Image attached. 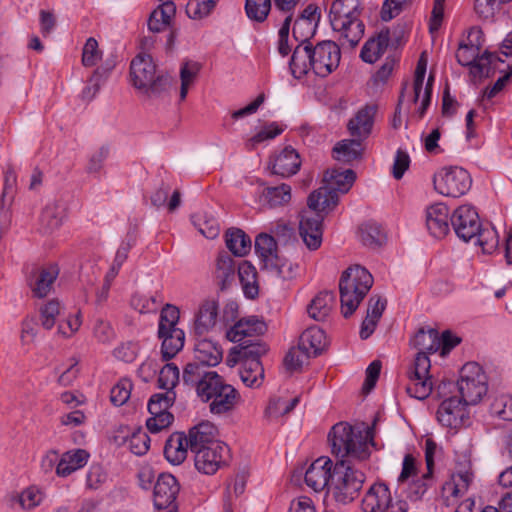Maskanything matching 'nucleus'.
<instances>
[{
  "instance_id": "f257e3e1",
  "label": "nucleus",
  "mask_w": 512,
  "mask_h": 512,
  "mask_svg": "<svg viewBox=\"0 0 512 512\" xmlns=\"http://www.w3.org/2000/svg\"><path fill=\"white\" fill-rule=\"evenodd\" d=\"M373 438L372 427L353 426L347 422L335 424L328 434L332 454L337 462L345 464L367 460L371 454L370 445H374Z\"/></svg>"
},
{
  "instance_id": "f03ea898",
  "label": "nucleus",
  "mask_w": 512,
  "mask_h": 512,
  "mask_svg": "<svg viewBox=\"0 0 512 512\" xmlns=\"http://www.w3.org/2000/svg\"><path fill=\"white\" fill-rule=\"evenodd\" d=\"M411 344L418 353L412 368L408 372L409 383L407 393L418 400L426 399L432 392V381L429 371L431 368L428 354L440 349V335L435 329H419L411 340Z\"/></svg>"
},
{
  "instance_id": "7ed1b4c3",
  "label": "nucleus",
  "mask_w": 512,
  "mask_h": 512,
  "mask_svg": "<svg viewBox=\"0 0 512 512\" xmlns=\"http://www.w3.org/2000/svg\"><path fill=\"white\" fill-rule=\"evenodd\" d=\"M339 195L322 184L307 199V209L300 213L299 233L310 251L317 250L322 243L325 216L338 205Z\"/></svg>"
},
{
  "instance_id": "20e7f679",
  "label": "nucleus",
  "mask_w": 512,
  "mask_h": 512,
  "mask_svg": "<svg viewBox=\"0 0 512 512\" xmlns=\"http://www.w3.org/2000/svg\"><path fill=\"white\" fill-rule=\"evenodd\" d=\"M340 59V48L333 41H322L315 47L298 45L291 57L290 70L297 79L304 77L311 70L317 76L326 77L339 66Z\"/></svg>"
},
{
  "instance_id": "39448f33",
  "label": "nucleus",
  "mask_w": 512,
  "mask_h": 512,
  "mask_svg": "<svg viewBox=\"0 0 512 512\" xmlns=\"http://www.w3.org/2000/svg\"><path fill=\"white\" fill-rule=\"evenodd\" d=\"M372 274L361 265H352L343 273L339 281L341 313L350 317L373 286Z\"/></svg>"
},
{
  "instance_id": "423d86ee",
  "label": "nucleus",
  "mask_w": 512,
  "mask_h": 512,
  "mask_svg": "<svg viewBox=\"0 0 512 512\" xmlns=\"http://www.w3.org/2000/svg\"><path fill=\"white\" fill-rule=\"evenodd\" d=\"M358 0H334L329 10V20L334 31L355 47L364 34V24L359 19Z\"/></svg>"
},
{
  "instance_id": "0eeeda50",
  "label": "nucleus",
  "mask_w": 512,
  "mask_h": 512,
  "mask_svg": "<svg viewBox=\"0 0 512 512\" xmlns=\"http://www.w3.org/2000/svg\"><path fill=\"white\" fill-rule=\"evenodd\" d=\"M130 76L135 88L142 90L149 98L159 97L171 85L172 78L157 74L152 57L145 53L138 54L131 62Z\"/></svg>"
},
{
  "instance_id": "6e6552de",
  "label": "nucleus",
  "mask_w": 512,
  "mask_h": 512,
  "mask_svg": "<svg viewBox=\"0 0 512 512\" xmlns=\"http://www.w3.org/2000/svg\"><path fill=\"white\" fill-rule=\"evenodd\" d=\"M365 475L360 470L344 462H336L332 471L331 489L336 502L346 505L358 496Z\"/></svg>"
},
{
  "instance_id": "1a4fd4ad",
  "label": "nucleus",
  "mask_w": 512,
  "mask_h": 512,
  "mask_svg": "<svg viewBox=\"0 0 512 512\" xmlns=\"http://www.w3.org/2000/svg\"><path fill=\"white\" fill-rule=\"evenodd\" d=\"M183 383L193 387L203 402H209L212 394L223 387L224 380L215 371L203 369L196 364H186L182 374Z\"/></svg>"
},
{
  "instance_id": "9d476101",
  "label": "nucleus",
  "mask_w": 512,
  "mask_h": 512,
  "mask_svg": "<svg viewBox=\"0 0 512 512\" xmlns=\"http://www.w3.org/2000/svg\"><path fill=\"white\" fill-rule=\"evenodd\" d=\"M457 386L461 395L460 400L467 405L477 404L487 392L486 376L479 364L466 363L461 369Z\"/></svg>"
},
{
  "instance_id": "9b49d317",
  "label": "nucleus",
  "mask_w": 512,
  "mask_h": 512,
  "mask_svg": "<svg viewBox=\"0 0 512 512\" xmlns=\"http://www.w3.org/2000/svg\"><path fill=\"white\" fill-rule=\"evenodd\" d=\"M435 190L446 197L458 198L465 195L472 186V178L461 167H446L434 176Z\"/></svg>"
},
{
  "instance_id": "f8f14e48",
  "label": "nucleus",
  "mask_w": 512,
  "mask_h": 512,
  "mask_svg": "<svg viewBox=\"0 0 512 512\" xmlns=\"http://www.w3.org/2000/svg\"><path fill=\"white\" fill-rule=\"evenodd\" d=\"M364 512H407L406 501L393 498L388 486L384 483L373 484L362 499Z\"/></svg>"
},
{
  "instance_id": "ddd939ff",
  "label": "nucleus",
  "mask_w": 512,
  "mask_h": 512,
  "mask_svg": "<svg viewBox=\"0 0 512 512\" xmlns=\"http://www.w3.org/2000/svg\"><path fill=\"white\" fill-rule=\"evenodd\" d=\"M176 393L166 391L164 393L154 394L148 402V411L151 417L146 421L147 429L152 433H158L170 426L173 421V415L168 409L174 404Z\"/></svg>"
},
{
  "instance_id": "4468645a",
  "label": "nucleus",
  "mask_w": 512,
  "mask_h": 512,
  "mask_svg": "<svg viewBox=\"0 0 512 512\" xmlns=\"http://www.w3.org/2000/svg\"><path fill=\"white\" fill-rule=\"evenodd\" d=\"M450 222L457 237L469 242L479 233V215L471 205H461L450 216Z\"/></svg>"
},
{
  "instance_id": "2eb2a0df",
  "label": "nucleus",
  "mask_w": 512,
  "mask_h": 512,
  "mask_svg": "<svg viewBox=\"0 0 512 512\" xmlns=\"http://www.w3.org/2000/svg\"><path fill=\"white\" fill-rule=\"evenodd\" d=\"M59 271L56 263L34 267L27 277L32 296L39 299L47 297L53 290Z\"/></svg>"
},
{
  "instance_id": "dca6fc26",
  "label": "nucleus",
  "mask_w": 512,
  "mask_h": 512,
  "mask_svg": "<svg viewBox=\"0 0 512 512\" xmlns=\"http://www.w3.org/2000/svg\"><path fill=\"white\" fill-rule=\"evenodd\" d=\"M194 453L196 469L206 475H212L225 465L229 448L225 443H212V447L202 448Z\"/></svg>"
},
{
  "instance_id": "f3484780",
  "label": "nucleus",
  "mask_w": 512,
  "mask_h": 512,
  "mask_svg": "<svg viewBox=\"0 0 512 512\" xmlns=\"http://www.w3.org/2000/svg\"><path fill=\"white\" fill-rule=\"evenodd\" d=\"M180 487L171 474H160L154 486V505L165 512H177L176 497Z\"/></svg>"
},
{
  "instance_id": "a211bd4d",
  "label": "nucleus",
  "mask_w": 512,
  "mask_h": 512,
  "mask_svg": "<svg viewBox=\"0 0 512 512\" xmlns=\"http://www.w3.org/2000/svg\"><path fill=\"white\" fill-rule=\"evenodd\" d=\"M467 404L453 396L445 399L438 408V421L445 427L458 429L465 423Z\"/></svg>"
},
{
  "instance_id": "6ab92c4d",
  "label": "nucleus",
  "mask_w": 512,
  "mask_h": 512,
  "mask_svg": "<svg viewBox=\"0 0 512 512\" xmlns=\"http://www.w3.org/2000/svg\"><path fill=\"white\" fill-rule=\"evenodd\" d=\"M223 358L222 348L208 338L198 337L194 345V359L188 364H196L203 369L218 365Z\"/></svg>"
},
{
  "instance_id": "aec40b11",
  "label": "nucleus",
  "mask_w": 512,
  "mask_h": 512,
  "mask_svg": "<svg viewBox=\"0 0 512 512\" xmlns=\"http://www.w3.org/2000/svg\"><path fill=\"white\" fill-rule=\"evenodd\" d=\"M376 112L375 105H365L360 108L348 121L347 129L350 135L361 142L367 139L372 132Z\"/></svg>"
},
{
  "instance_id": "412c9836",
  "label": "nucleus",
  "mask_w": 512,
  "mask_h": 512,
  "mask_svg": "<svg viewBox=\"0 0 512 512\" xmlns=\"http://www.w3.org/2000/svg\"><path fill=\"white\" fill-rule=\"evenodd\" d=\"M218 429L209 422L202 421L189 429L186 436L189 448L192 452L201 450L202 448L212 447V443H223L217 439Z\"/></svg>"
},
{
  "instance_id": "4be33fe9",
  "label": "nucleus",
  "mask_w": 512,
  "mask_h": 512,
  "mask_svg": "<svg viewBox=\"0 0 512 512\" xmlns=\"http://www.w3.org/2000/svg\"><path fill=\"white\" fill-rule=\"evenodd\" d=\"M332 466L333 463L328 458H318L307 469L305 473V482L308 487L315 492L322 491L329 483L332 482Z\"/></svg>"
},
{
  "instance_id": "5701e85b",
  "label": "nucleus",
  "mask_w": 512,
  "mask_h": 512,
  "mask_svg": "<svg viewBox=\"0 0 512 512\" xmlns=\"http://www.w3.org/2000/svg\"><path fill=\"white\" fill-rule=\"evenodd\" d=\"M265 329L263 321L255 317L243 318L227 331V338L232 342L252 341Z\"/></svg>"
},
{
  "instance_id": "b1692460",
  "label": "nucleus",
  "mask_w": 512,
  "mask_h": 512,
  "mask_svg": "<svg viewBox=\"0 0 512 512\" xmlns=\"http://www.w3.org/2000/svg\"><path fill=\"white\" fill-rule=\"evenodd\" d=\"M65 216L63 204L59 200H50L44 206L39 219V231L51 235L58 230Z\"/></svg>"
},
{
  "instance_id": "393cba45",
  "label": "nucleus",
  "mask_w": 512,
  "mask_h": 512,
  "mask_svg": "<svg viewBox=\"0 0 512 512\" xmlns=\"http://www.w3.org/2000/svg\"><path fill=\"white\" fill-rule=\"evenodd\" d=\"M449 209L442 203L431 205L426 211V226L431 235L444 237L449 232Z\"/></svg>"
},
{
  "instance_id": "a878e982",
  "label": "nucleus",
  "mask_w": 512,
  "mask_h": 512,
  "mask_svg": "<svg viewBox=\"0 0 512 512\" xmlns=\"http://www.w3.org/2000/svg\"><path fill=\"white\" fill-rule=\"evenodd\" d=\"M218 302L215 299L204 300L198 310L194 321V333L202 337L212 330L217 322Z\"/></svg>"
},
{
  "instance_id": "bb28decb",
  "label": "nucleus",
  "mask_w": 512,
  "mask_h": 512,
  "mask_svg": "<svg viewBox=\"0 0 512 512\" xmlns=\"http://www.w3.org/2000/svg\"><path fill=\"white\" fill-rule=\"evenodd\" d=\"M300 166V156L290 146L285 147L271 162L272 173L282 177H290L296 174Z\"/></svg>"
},
{
  "instance_id": "cd10ccee",
  "label": "nucleus",
  "mask_w": 512,
  "mask_h": 512,
  "mask_svg": "<svg viewBox=\"0 0 512 512\" xmlns=\"http://www.w3.org/2000/svg\"><path fill=\"white\" fill-rule=\"evenodd\" d=\"M239 401L240 394L238 391L232 385L224 382L223 387L212 394L209 409L213 414H224L231 411Z\"/></svg>"
},
{
  "instance_id": "c85d7f7f",
  "label": "nucleus",
  "mask_w": 512,
  "mask_h": 512,
  "mask_svg": "<svg viewBox=\"0 0 512 512\" xmlns=\"http://www.w3.org/2000/svg\"><path fill=\"white\" fill-rule=\"evenodd\" d=\"M387 306V300L380 295H372L367 304L366 317L362 322L360 337L367 339L374 332L378 321L380 320Z\"/></svg>"
},
{
  "instance_id": "c756f323",
  "label": "nucleus",
  "mask_w": 512,
  "mask_h": 512,
  "mask_svg": "<svg viewBox=\"0 0 512 512\" xmlns=\"http://www.w3.org/2000/svg\"><path fill=\"white\" fill-rule=\"evenodd\" d=\"M158 337L162 340L161 355L165 361L175 357L184 346L185 333L178 327L158 330Z\"/></svg>"
},
{
  "instance_id": "7c9ffc66",
  "label": "nucleus",
  "mask_w": 512,
  "mask_h": 512,
  "mask_svg": "<svg viewBox=\"0 0 512 512\" xmlns=\"http://www.w3.org/2000/svg\"><path fill=\"white\" fill-rule=\"evenodd\" d=\"M355 179L356 174L351 169H330L325 172L322 184L339 195V193H347L352 187Z\"/></svg>"
},
{
  "instance_id": "2f4dec72",
  "label": "nucleus",
  "mask_w": 512,
  "mask_h": 512,
  "mask_svg": "<svg viewBox=\"0 0 512 512\" xmlns=\"http://www.w3.org/2000/svg\"><path fill=\"white\" fill-rule=\"evenodd\" d=\"M361 243L373 252H377L387 243V234L383 227L376 222H366L359 228Z\"/></svg>"
},
{
  "instance_id": "473e14b6",
  "label": "nucleus",
  "mask_w": 512,
  "mask_h": 512,
  "mask_svg": "<svg viewBox=\"0 0 512 512\" xmlns=\"http://www.w3.org/2000/svg\"><path fill=\"white\" fill-rule=\"evenodd\" d=\"M89 453L84 449H74L62 454L57 467L56 474L60 477H67L76 470L84 467L88 461Z\"/></svg>"
},
{
  "instance_id": "72a5a7b5",
  "label": "nucleus",
  "mask_w": 512,
  "mask_h": 512,
  "mask_svg": "<svg viewBox=\"0 0 512 512\" xmlns=\"http://www.w3.org/2000/svg\"><path fill=\"white\" fill-rule=\"evenodd\" d=\"M161 4L155 9L148 19V29L158 33L170 25L176 13V6L172 0H159Z\"/></svg>"
},
{
  "instance_id": "f704fd0d",
  "label": "nucleus",
  "mask_w": 512,
  "mask_h": 512,
  "mask_svg": "<svg viewBox=\"0 0 512 512\" xmlns=\"http://www.w3.org/2000/svg\"><path fill=\"white\" fill-rule=\"evenodd\" d=\"M226 247L233 256H247L252 247V241L249 235L240 228L231 227L224 234Z\"/></svg>"
},
{
  "instance_id": "c9c22d12",
  "label": "nucleus",
  "mask_w": 512,
  "mask_h": 512,
  "mask_svg": "<svg viewBox=\"0 0 512 512\" xmlns=\"http://www.w3.org/2000/svg\"><path fill=\"white\" fill-rule=\"evenodd\" d=\"M390 42L388 30L380 31L375 37L369 39L361 50V58L367 63L376 62L386 51Z\"/></svg>"
},
{
  "instance_id": "e433bc0d",
  "label": "nucleus",
  "mask_w": 512,
  "mask_h": 512,
  "mask_svg": "<svg viewBox=\"0 0 512 512\" xmlns=\"http://www.w3.org/2000/svg\"><path fill=\"white\" fill-rule=\"evenodd\" d=\"M188 447L186 435L175 433L166 441L164 455L171 464L179 465L186 459Z\"/></svg>"
},
{
  "instance_id": "4c0bfd02",
  "label": "nucleus",
  "mask_w": 512,
  "mask_h": 512,
  "mask_svg": "<svg viewBox=\"0 0 512 512\" xmlns=\"http://www.w3.org/2000/svg\"><path fill=\"white\" fill-rule=\"evenodd\" d=\"M335 305V296L332 292L323 291L317 294L307 307L309 316L316 321L325 320Z\"/></svg>"
},
{
  "instance_id": "58836bf2",
  "label": "nucleus",
  "mask_w": 512,
  "mask_h": 512,
  "mask_svg": "<svg viewBox=\"0 0 512 512\" xmlns=\"http://www.w3.org/2000/svg\"><path fill=\"white\" fill-rule=\"evenodd\" d=\"M238 277L245 296L255 299L259 294L256 268L250 262L243 261L238 266Z\"/></svg>"
},
{
  "instance_id": "ea45409f",
  "label": "nucleus",
  "mask_w": 512,
  "mask_h": 512,
  "mask_svg": "<svg viewBox=\"0 0 512 512\" xmlns=\"http://www.w3.org/2000/svg\"><path fill=\"white\" fill-rule=\"evenodd\" d=\"M299 345L311 356H317L326 346V336L324 331L318 327H310L306 329L300 336Z\"/></svg>"
},
{
  "instance_id": "a19ab883",
  "label": "nucleus",
  "mask_w": 512,
  "mask_h": 512,
  "mask_svg": "<svg viewBox=\"0 0 512 512\" xmlns=\"http://www.w3.org/2000/svg\"><path fill=\"white\" fill-rule=\"evenodd\" d=\"M363 148L361 141L353 139H345L338 142L333 148V157L335 160L350 163L362 156Z\"/></svg>"
},
{
  "instance_id": "79ce46f5",
  "label": "nucleus",
  "mask_w": 512,
  "mask_h": 512,
  "mask_svg": "<svg viewBox=\"0 0 512 512\" xmlns=\"http://www.w3.org/2000/svg\"><path fill=\"white\" fill-rule=\"evenodd\" d=\"M237 343L238 345L233 348V353L241 359V364L252 361L260 362V358L267 352L266 345L258 340Z\"/></svg>"
},
{
  "instance_id": "37998d69",
  "label": "nucleus",
  "mask_w": 512,
  "mask_h": 512,
  "mask_svg": "<svg viewBox=\"0 0 512 512\" xmlns=\"http://www.w3.org/2000/svg\"><path fill=\"white\" fill-rule=\"evenodd\" d=\"M45 498V491L38 486L32 485L21 493L11 497V503H18L21 509L31 511L39 506Z\"/></svg>"
},
{
  "instance_id": "c03bdc74",
  "label": "nucleus",
  "mask_w": 512,
  "mask_h": 512,
  "mask_svg": "<svg viewBox=\"0 0 512 512\" xmlns=\"http://www.w3.org/2000/svg\"><path fill=\"white\" fill-rule=\"evenodd\" d=\"M202 65L193 60H186L180 67V100H185L190 87L195 83Z\"/></svg>"
},
{
  "instance_id": "a18cd8bd",
  "label": "nucleus",
  "mask_w": 512,
  "mask_h": 512,
  "mask_svg": "<svg viewBox=\"0 0 512 512\" xmlns=\"http://www.w3.org/2000/svg\"><path fill=\"white\" fill-rule=\"evenodd\" d=\"M434 76L430 75L426 85L424 86V79L414 78L413 81V103L418 102L421 99V105L418 110L419 116L423 117L428 106L431 102V94L433 87Z\"/></svg>"
},
{
  "instance_id": "49530a36",
  "label": "nucleus",
  "mask_w": 512,
  "mask_h": 512,
  "mask_svg": "<svg viewBox=\"0 0 512 512\" xmlns=\"http://www.w3.org/2000/svg\"><path fill=\"white\" fill-rule=\"evenodd\" d=\"M170 192V186L162 183L151 195V203L154 207L160 208L167 204L168 210L174 212L181 204V194L179 190H174L169 202H167Z\"/></svg>"
},
{
  "instance_id": "de8ad7c7",
  "label": "nucleus",
  "mask_w": 512,
  "mask_h": 512,
  "mask_svg": "<svg viewBox=\"0 0 512 512\" xmlns=\"http://www.w3.org/2000/svg\"><path fill=\"white\" fill-rule=\"evenodd\" d=\"M262 199L271 208L284 206L291 200V187L285 183L275 187H267L263 190Z\"/></svg>"
},
{
  "instance_id": "09e8293b",
  "label": "nucleus",
  "mask_w": 512,
  "mask_h": 512,
  "mask_svg": "<svg viewBox=\"0 0 512 512\" xmlns=\"http://www.w3.org/2000/svg\"><path fill=\"white\" fill-rule=\"evenodd\" d=\"M298 402V397H295L289 401L280 397H272L270 398L268 405L265 408L264 417L271 421L284 416L290 413L298 404Z\"/></svg>"
},
{
  "instance_id": "8fccbe9b",
  "label": "nucleus",
  "mask_w": 512,
  "mask_h": 512,
  "mask_svg": "<svg viewBox=\"0 0 512 512\" xmlns=\"http://www.w3.org/2000/svg\"><path fill=\"white\" fill-rule=\"evenodd\" d=\"M64 306L58 299H51L39 308L40 322L44 329L51 330L61 316Z\"/></svg>"
},
{
  "instance_id": "3c124183",
  "label": "nucleus",
  "mask_w": 512,
  "mask_h": 512,
  "mask_svg": "<svg viewBox=\"0 0 512 512\" xmlns=\"http://www.w3.org/2000/svg\"><path fill=\"white\" fill-rule=\"evenodd\" d=\"M472 474L469 472L459 473L457 475H453L452 479L450 481H447L443 487V494L449 498L450 496H453L455 498H458L460 496H463L466 491L468 490V487L472 481Z\"/></svg>"
},
{
  "instance_id": "603ef678",
  "label": "nucleus",
  "mask_w": 512,
  "mask_h": 512,
  "mask_svg": "<svg viewBox=\"0 0 512 512\" xmlns=\"http://www.w3.org/2000/svg\"><path fill=\"white\" fill-rule=\"evenodd\" d=\"M240 378L247 387H260L264 378V369L261 362L252 361L241 364Z\"/></svg>"
},
{
  "instance_id": "864d4df0",
  "label": "nucleus",
  "mask_w": 512,
  "mask_h": 512,
  "mask_svg": "<svg viewBox=\"0 0 512 512\" xmlns=\"http://www.w3.org/2000/svg\"><path fill=\"white\" fill-rule=\"evenodd\" d=\"M112 66L97 68L90 77L87 86L82 91V98L91 101L99 92L101 85L107 80Z\"/></svg>"
},
{
  "instance_id": "5fc2aeb1",
  "label": "nucleus",
  "mask_w": 512,
  "mask_h": 512,
  "mask_svg": "<svg viewBox=\"0 0 512 512\" xmlns=\"http://www.w3.org/2000/svg\"><path fill=\"white\" fill-rule=\"evenodd\" d=\"M497 61L503 62L496 54L485 52L482 56L477 57L470 68V73L473 77H489L494 73Z\"/></svg>"
},
{
  "instance_id": "6e6d98bb",
  "label": "nucleus",
  "mask_w": 512,
  "mask_h": 512,
  "mask_svg": "<svg viewBox=\"0 0 512 512\" xmlns=\"http://www.w3.org/2000/svg\"><path fill=\"white\" fill-rule=\"evenodd\" d=\"M433 483V471L427 470L420 478H417L410 483L407 490V497L411 501L422 500Z\"/></svg>"
},
{
  "instance_id": "4d7b16f0",
  "label": "nucleus",
  "mask_w": 512,
  "mask_h": 512,
  "mask_svg": "<svg viewBox=\"0 0 512 512\" xmlns=\"http://www.w3.org/2000/svg\"><path fill=\"white\" fill-rule=\"evenodd\" d=\"M215 275L221 289H225L235 278L233 258H217Z\"/></svg>"
},
{
  "instance_id": "13d9d810",
  "label": "nucleus",
  "mask_w": 512,
  "mask_h": 512,
  "mask_svg": "<svg viewBox=\"0 0 512 512\" xmlns=\"http://www.w3.org/2000/svg\"><path fill=\"white\" fill-rule=\"evenodd\" d=\"M263 267L283 279L293 277V266L289 258H263Z\"/></svg>"
},
{
  "instance_id": "bf43d9fd",
  "label": "nucleus",
  "mask_w": 512,
  "mask_h": 512,
  "mask_svg": "<svg viewBox=\"0 0 512 512\" xmlns=\"http://www.w3.org/2000/svg\"><path fill=\"white\" fill-rule=\"evenodd\" d=\"M219 0H188L186 13L191 19L201 20L214 10Z\"/></svg>"
},
{
  "instance_id": "052dcab7",
  "label": "nucleus",
  "mask_w": 512,
  "mask_h": 512,
  "mask_svg": "<svg viewBox=\"0 0 512 512\" xmlns=\"http://www.w3.org/2000/svg\"><path fill=\"white\" fill-rule=\"evenodd\" d=\"M271 10V0H246L245 11L249 19L256 22L266 20Z\"/></svg>"
},
{
  "instance_id": "680f3d73",
  "label": "nucleus",
  "mask_w": 512,
  "mask_h": 512,
  "mask_svg": "<svg viewBox=\"0 0 512 512\" xmlns=\"http://www.w3.org/2000/svg\"><path fill=\"white\" fill-rule=\"evenodd\" d=\"M278 243L272 234L261 232L255 237V252L258 256H277Z\"/></svg>"
},
{
  "instance_id": "e2e57ef3",
  "label": "nucleus",
  "mask_w": 512,
  "mask_h": 512,
  "mask_svg": "<svg viewBox=\"0 0 512 512\" xmlns=\"http://www.w3.org/2000/svg\"><path fill=\"white\" fill-rule=\"evenodd\" d=\"M476 242L483 254H493L499 244V237L494 229H479V233L475 236Z\"/></svg>"
},
{
  "instance_id": "0e129e2a",
  "label": "nucleus",
  "mask_w": 512,
  "mask_h": 512,
  "mask_svg": "<svg viewBox=\"0 0 512 512\" xmlns=\"http://www.w3.org/2000/svg\"><path fill=\"white\" fill-rule=\"evenodd\" d=\"M179 369L172 363L166 364L159 373V387L166 391H174L175 386L179 382Z\"/></svg>"
},
{
  "instance_id": "69168bd1",
  "label": "nucleus",
  "mask_w": 512,
  "mask_h": 512,
  "mask_svg": "<svg viewBox=\"0 0 512 512\" xmlns=\"http://www.w3.org/2000/svg\"><path fill=\"white\" fill-rule=\"evenodd\" d=\"M311 355L298 345V347L292 348L288 351L284 358L285 367L294 372L302 368V366L308 362Z\"/></svg>"
},
{
  "instance_id": "338daca9",
  "label": "nucleus",
  "mask_w": 512,
  "mask_h": 512,
  "mask_svg": "<svg viewBox=\"0 0 512 512\" xmlns=\"http://www.w3.org/2000/svg\"><path fill=\"white\" fill-rule=\"evenodd\" d=\"M193 223L198 231L208 239H214L219 235V224L214 218H207L206 216L194 217Z\"/></svg>"
},
{
  "instance_id": "774afa93",
  "label": "nucleus",
  "mask_w": 512,
  "mask_h": 512,
  "mask_svg": "<svg viewBox=\"0 0 512 512\" xmlns=\"http://www.w3.org/2000/svg\"><path fill=\"white\" fill-rule=\"evenodd\" d=\"M132 383L128 379L120 380L110 393V400L115 406H122L130 398Z\"/></svg>"
}]
</instances>
